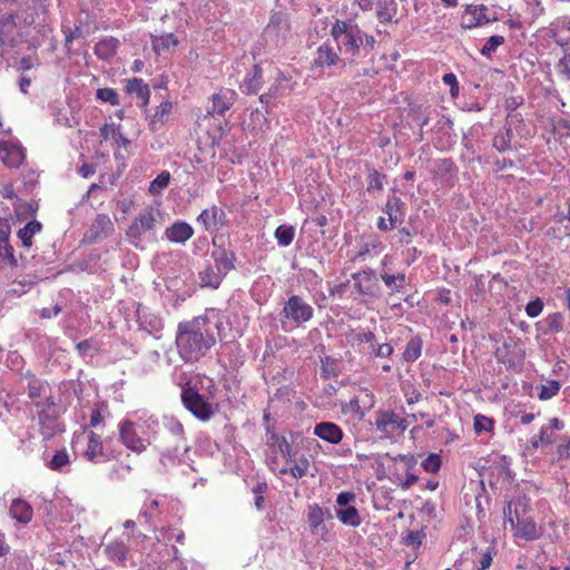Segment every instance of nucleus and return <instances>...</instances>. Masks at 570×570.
Wrapping results in <instances>:
<instances>
[{
    "label": "nucleus",
    "mask_w": 570,
    "mask_h": 570,
    "mask_svg": "<svg viewBox=\"0 0 570 570\" xmlns=\"http://www.w3.org/2000/svg\"><path fill=\"white\" fill-rule=\"evenodd\" d=\"M213 245L215 249L212 253V257L215 261V266L219 267L222 272L227 274L234 268L235 255L232 250L217 246V238H213Z\"/></svg>",
    "instance_id": "25"
},
{
    "label": "nucleus",
    "mask_w": 570,
    "mask_h": 570,
    "mask_svg": "<svg viewBox=\"0 0 570 570\" xmlns=\"http://www.w3.org/2000/svg\"><path fill=\"white\" fill-rule=\"evenodd\" d=\"M314 309L298 295H292L285 302L281 312L283 328L298 327L313 318Z\"/></svg>",
    "instance_id": "8"
},
{
    "label": "nucleus",
    "mask_w": 570,
    "mask_h": 570,
    "mask_svg": "<svg viewBox=\"0 0 570 570\" xmlns=\"http://www.w3.org/2000/svg\"><path fill=\"white\" fill-rule=\"evenodd\" d=\"M0 159L8 168H18L26 159V149L17 138L0 139Z\"/></svg>",
    "instance_id": "14"
},
{
    "label": "nucleus",
    "mask_w": 570,
    "mask_h": 570,
    "mask_svg": "<svg viewBox=\"0 0 570 570\" xmlns=\"http://www.w3.org/2000/svg\"><path fill=\"white\" fill-rule=\"evenodd\" d=\"M120 128V125L115 122L105 124L100 128V135L104 140H115L119 136Z\"/></svg>",
    "instance_id": "60"
},
{
    "label": "nucleus",
    "mask_w": 570,
    "mask_h": 570,
    "mask_svg": "<svg viewBox=\"0 0 570 570\" xmlns=\"http://www.w3.org/2000/svg\"><path fill=\"white\" fill-rule=\"evenodd\" d=\"M396 414L393 412L380 413L375 421L376 430L389 436L395 432Z\"/></svg>",
    "instance_id": "38"
},
{
    "label": "nucleus",
    "mask_w": 570,
    "mask_h": 570,
    "mask_svg": "<svg viewBox=\"0 0 570 570\" xmlns=\"http://www.w3.org/2000/svg\"><path fill=\"white\" fill-rule=\"evenodd\" d=\"M161 499L148 495L139 512V519L142 518L147 523L151 524L161 514Z\"/></svg>",
    "instance_id": "28"
},
{
    "label": "nucleus",
    "mask_w": 570,
    "mask_h": 570,
    "mask_svg": "<svg viewBox=\"0 0 570 570\" xmlns=\"http://www.w3.org/2000/svg\"><path fill=\"white\" fill-rule=\"evenodd\" d=\"M160 225V212L157 208L142 209L131 222L126 230L129 243L135 247H141L146 240H154Z\"/></svg>",
    "instance_id": "4"
},
{
    "label": "nucleus",
    "mask_w": 570,
    "mask_h": 570,
    "mask_svg": "<svg viewBox=\"0 0 570 570\" xmlns=\"http://www.w3.org/2000/svg\"><path fill=\"white\" fill-rule=\"evenodd\" d=\"M355 494L351 491H344L337 494L336 497V508H342L346 505H351L355 502Z\"/></svg>",
    "instance_id": "63"
},
{
    "label": "nucleus",
    "mask_w": 570,
    "mask_h": 570,
    "mask_svg": "<svg viewBox=\"0 0 570 570\" xmlns=\"http://www.w3.org/2000/svg\"><path fill=\"white\" fill-rule=\"evenodd\" d=\"M324 514H325V512L320 505L315 504V505L309 507L308 513H307V521H308L309 527L314 531H318V529H324V525H323Z\"/></svg>",
    "instance_id": "46"
},
{
    "label": "nucleus",
    "mask_w": 570,
    "mask_h": 570,
    "mask_svg": "<svg viewBox=\"0 0 570 570\" xmlns=\"http://www.w3.org/2000/svg\"><path fill=\"white\" fill-rule=\"evenodd\" d=\"M348 342L354 346H361L363 344L365 345H373L375 343V334L365 328H356L353 330L348 335Z\"/></svg>",
    "instance_id": "41"
},
{
    "label": "nucleus",
    "mask_w": 570,
    "mask_h": 570,
    "mask_svg": "<svg viewBox=\"0 0 570 570\" xmlns=\"http://www.w3.org/2000/svg\"><path fill=\"white\" fill-rule=\"evenodd\" d=\"M518 507H521L524 511L527 503L519 500L518 503H515L514 510L512 509L511 502L504 509L505 522L514 530L513 535L525 541L538 539L541 535L540 528L531 518H521Z\"/></svg>",
    "instance_id": "7"
},
{
    "label": "nucleus",
    "mask_w": 570,
    "mask_h": 570,
    "mask_svg": "<svg viewBox=\"0 0 570 570\" xmlns=\"http://www.w3.org/2000/svg\"><path fill=\"white\" fill-rule=\"evenodd\" d=\"M181 401L185 407L199 420L207 421L212 417L213 410L210 404H208L204 397L193 389L183 390Z\"/></svg>",
    "instance_id": "15"
},
{
    "label": "nucleus",
    "mask_w": 570,
    "mask_h": 570,
    "mask_svg": "<svg viewBox=\"0 0 570 570\" xmlns=\"http://www.w3.org/2000/svg\"><path fill=\"white\" fill-rule=\"evenodd\" d=\"M488 11L489 9L484 4H468L464 9L461 26L464 29H472L495 21L497 17H490Z\"/></svg>",
    "instance_id": "17"
},
{
    "label": "nucleus",
    "mask_w": 570,
    "mask_h": 570,
    "mask_svg": "<svg viewBox=\"0 0 570 570\" xmlns=\"http://www.w3.org/2000/svg\"><path fill=\"white\" fill-rule=\"evenodd\" d=\"M288 32L289 24L285 14L277 12L271 17L263 35L266 41H272L277 46L285 40Z\"/></svg>",
    "instance_id": "16"
},
{
    "label": "nucleus",
    "mask_w": 570,
    "mask_h": 570,
    "mask_svg": "<svg viewBox=\"0 0 570 570\" xmlns=\"http://www.w3.org/2000/svg\"><path fill=\"white\" fill-rule=\"evenodd\" d=\"M546 323L550 332L559 333L563 328V316L561 313H552L547 316Z\"/></svg>",
    "instance_id": "59"
},
{
    "label": "nucleus",
    "mask_w": 570,
    "mask_h": 570,
    "mask_svg": "<svg viewBox=\"0 0 570 570\" xmlns=\"http://www.w3.org/2000/svg\"><path fill=\"white\" fill-rule=\"evenodd\" d=\"M114 230L115 226L110 217L107 214H99L89 227L86 237L90 242H96L108 237Z\"/></svg>",
    "instance_id": "20"
},
{
    "label": "nucleus",
    "mask_w": 570,
    "mask_h": 570,
    "mask_svg": "<svg viewBox=\"0 0 570 570\" xmlns=\"http://www.w3.org/2000/svg\"><path fill=\"white\" fill-rule=\"evenodd\" d=\"M344 68V59L328 45H322L316 50L311 70L315 77H323L332 68Z\"/></svg>",
    "instance_id": "12"
},
{
    "label": "nucleus",
    "mask_w": 570,
    "mask_h": 570,
    "mask_svg": "<svg viewBox=\"0 0 570 570\" xmlns=\"http://www.w3.org/2000/svg\"><path fill=\"white\" fill-rule=\"evenodd\" d=\"M22 386L28 390V395L32 401L41 397L48 387L43 382L31 374H28L22 379Z\"/></svg>",
    "instance_id": "36"
},
{
    "label": "nucleus",
    "mask_w": 570,
    "mask_h": 570,
    "mask_svg": "<svg viewBox=\"0 0 570 570\" xmlns=\"http://www.w3.org/2000/svg\"><path fill=\"white\" fill-rule=\"evenodd\" d=\"M549 37L561 47L568 49L570 47V19H559L550 24Z\"/></svg>",
    "instance_id": "21"
},
{
    "label": "nucleus",
    "mask_w": 570,
    "mask_h": 570,
    "mask_svg": "<svg viewBox=\"0 0 570 570\" xmlns=\"http://www.w3.org/2000/svg\"><path fill=\"white\" fill-rule=\"evenodd\" d=\"M331 35L335 40L340 52L350 59L360 53L364 40L374 42L372 37H367L356 23L351 20H336L331 29Z\"/></svg>",
    "instance_id": "3"
},
{
    "label": "nucleus",
    "mask_w": 570,
    "mask_h": 570,
    "mask_svg": "<svg viewBox=\"0 0 570 570\" xmlns=\"http://www.w3.org/2000/svg\"><path fill=\"white\" fill-rule=\"evenodd\" d=\"M354 286L358 294L373 296L375 294L376 278L372 271L353 274Z\"/></svg>",
    "instance_id": "27"
},
{
    "label": "nucleus",
    "mask_w": 570,
    "mask_h": 570,
    "mask_svg": "<svg viewBox=\"0 0 570 570\" xmlns=\"http://www.w3.org/2000/svg\"><path fill=\"white\" fill-rule=\"evenodd\" d=\"M38 407L37 417L35 422L39 426V432L45 440L53 438L56 434L62 432V425L58 419L57 407L53 403L40 404L36 402Z\"/></svg>",
    "instance_id": "9"
},
{
    "label": "nucleus",
    "mask_w": 570,
    "mask_h": 570,
    "mask_svg": "<svg viewBox=\"0 0 570 570\" xmlns=\"http://www.w3.org/2000/svg\"><path fill=\"white\" fill-rule=\"evenodd\" d=\"M313 433L330 444H338L343 439L342 429L333 422L316 423Z\"/></svg>",
    "instance_id": "22"
},
{
    "label": "nucleus",
    "mask_w": 570,
    "mask_h": 570,
    "mask_svg": "<svg viewBox=\"0 0 570 570\" xmlns=\"http://www.w3.org/2000/svg\"><path fill=\"white\" fill-rule=\"evenodd\" d=\"M385 180H386V176L384 174H382L373 168L368 169L367 175H366V181H367L366 190L368 193L381 191L384 187Z\"/></svg>",
    "instance_id": "44"
},
{
    "label": "nucleus",
    "mask_w": 570,
    "mask_h": 570,
    "mask_svg": "<svg viewBox=\"0 0 570 570\" xmlns=\"http://www.w3.org/2000/svg\"><path fill=\"white\" fill-rule=\"evenodd\" d=\"M292 458L285 464L286 474H291L294 479H301L307 475L311 463L309 460L299 454L297 451L292 452Z\"/></svg>",
    "instance_id": "23"
},
{
    "label": "nucleus",
    "mask_w": 570,
    "mask_h": 570,
    "mask_svg": "<svg viewBox=\"0 0 570 570\" xmlns=\"http://www.w3.org/2000/svg\"><path fill=\"white\" fill-rule=\"evenodd\" d=\"M197 220L207 232L214 233L226 225L227 215L223 208L214 205L204 209L197 217Z\"/></svg>",
    "instance_id": "18"
},
{
    "label": "nucleus",
    "mask_w": 570,
    "mask_h": 570,
    "mask_svg": "<svg viewBox=\"0 0 570 570\" xmlns=\"http://www.w3.org/2000/svg\"><path fill=\"white\" fill-rule=\"evenodd\" d=\"M381 278L384 282V284L394 292H400L404 287L405 275L402 273H399L396 275L384 273L381 275Z\"/></svg>",
    "instance_id": "50"
},
{
    "label": "nucleus",
    "mask_w": 570,
    "mask_h": 570,
    "mask_svg": "<svg viewBox=\"0 0 570 570\" xmlns=\"http://www.w3.org/2000/svg\"><path fill=\"white\" fill-rule=\"evenodd\" d=\"M174 528H161L159 530H156L158 533L156 534V539L158 542H167L174 539L173 535Z\"/></svg>",
    "instance_id": "64"
},
{
    "label": "nucleus",
    "mask_w": 570,
    "mask_h": 570,
    "mask_svg": "<svg viewBox=\"0 0 570 570\" xmlns=\"http://www.w3.org/2000/svg\"><path fill=\"white\" fill-rule=\"evenodd\" d=\"M9 514L17 522L27 524L32 520L33 509L26 500L18 498L12 500Z\"/></svg>",
    "instance_id": "26"
},
{
    "label": "nucleus",
    "mask_w": 570,
    "mask_h": 570,
    "mask_svg": "<svg viewBox=\"0 0 570 570\" xmlns=\"http://www.w3.org/2000/svg\"><path fill=\"white\" fill-rule=\"evenodd\" d=\"M118 43L112 37L102 39L95 46V53L102 60H109L116 55Z\"/></svg>",
    "instance_id": "37"
},
{
    "label": "nucleus",
    "mask_w": 570,
    "mask_h": 570,
    "mask_svg": "<svg viewBox=\"0 0 570 570\" xmlns=\"http://www.w3.org/2000/svg\"><path fill=\"white\" fill-rule=\"evenodd\" d=\"M85 443L86 448L82 455L86 460L92 463H102L109 460L108 453L104 450L102 441L100 435L94 432L83 431L80 435H77L73 441V449L77 451L78 445Z\"/></svg>",
    "instance_id": "10"
},
{
    "label": "nucleus",
    "mask_w": 570,
    "mask_h": 570,
    "mask_svg": "<svg viewBox=\"0 0 570 570\" xmlns=\"http://www.w3.org/2000/svg\"><path fill=\"white\" fill-rule=\"evenodd\" d=\"M376 16L380 22L385 23L392 21L396 14V4L394 0H379Z\"/></svg>",
    "instance_id": "40"
},
{
    "label": "nucleus",
    "mask_w": 570,
    "mask_h": 570,
    "mask_svg": "<svg viewBox=\"0 0 570 570\" xmlns=\"http://www.w3.org/2000/svg\"><path fill=\"white\" fill-rule=\"evenodd\" d=\"M230 108V102L220 94L212 96V105L208 108V114L224 115Z\"/></svg>",
    "instance_id": "47"
},
{
    "label": "nucleus",
    "mask_w": 570,
    "mask_h": 570,
    "mask_svg": "<svg viewBox=\"0 0 570 570\" xmlns=\"http://www.w3.org/2000/svg\"><path fill=\"white\" fill-rule=\"evenodd\" d=\"M136 322L138 323L139 330L156 338L160 337L164 330V320L160 314L151 307L144 304H137Z\"/></svg>",
    "instance_id": "13"
},
{
    "label": "nucleus",
    "mask_w": 570,
    "mask_h": 570,
    "mask_svg": "<svg viewBox=\"0 0 570 570\" xmlns=\"http://www.w3.org/2000/svg\"><path fill=\"white\" fill-rule=\"evenodd\" d=\"M421 465L428 473H436L441 468V456L431 453L422 461Z\"/></svg>",
    "instance_id": "57"
},
{
    "label": "nucleus",
    "mask_w": 570,
    "mask_h": 570,
    "mask_svg": "<svg viewBox=\"0 0 570 570\" xmlns=\"http://www.w3.org/2000/svg\"><path fill=\"white\" fill-rule=\"evenodd\" d=\"M391 459L395 462L402 463L406 471H412L417 464L416 458L411 454H399Z\"/></svg>",
    "instance_id": "62"
},
{
    "label": "nucleus",
    "mask_w": 570,
    "mask_h": 570,
    "mask_svg": "<svg viewBox=\"0 0 570 570\" xmlns=\"http://www.w3.org/2000/svg\"><path fill=\"white\" fill-rule=\"evenodd\" d=\"M96 97L98 100L102 102H108L111 106L119 105V96L117 91L112 88H100L96 92Z\"/></svg>",
    "instance_id": "53"
},
{
    "label": "nucleus",
    "mask_w": 570,
    "mask_h": 570,
    "mask_svg": "<svg viewBox=\"0 0 570 570\" xmlns=\"http://www.w3.org/2000/svg\"><path fill=\"white\" fill-rule=\"evenodd\" d=\"M170 174L168 171H161L149 186V191L154 195L160 194L169 184Z\"/></svg>",
    "instance_id": "52"
},
{
    "label": "nucleus",
    "mask_w": 570,
    "mask_h": 570,
    "mask_svg": "<svg viewBox=\"0 0 570 570\" xmlns=\"http://www.w3.org/2000/svg\"><path fill=\"white\" fill-rule=\"evenodd\" d=\"M336 518L345 525L356 528L361 524L362 519L354 505H346L335 509Z\"/></svg>",
    "instance_id": "35"
},
{
    "label": "nucleus",
    "mask_w": 570,
    "mask_h": 570,
    "mask_svg": "<svg viewBox=\"0 0 570 570\" xmlns=\"http://www.w3.org/2000/svg\"><path fill=\"white\" fill-rule=\"evenodd\" d=\"M542 309H543V302L539 297L533 301H530L525 305V313L531 318L539 316L542 313Z\"/></svg>",
    "instance_id": "61"
},
{
    "label": "nucleus",
    "mask_w": 570,
    "mask_h": 570,
    "mask_svg": "<svg viewBox=\"0 0 570 570\" xmlns=\"http://www.w3.org/2000/svg\"><path fill=\"white\" fill-rule=\"evenodd\" d=\"M404 203L396 196L389 197L384 207V213L389 216L391 227L402 223L404 216Z\"/></svg>",
    "instance_id": "31"
},
{
    "label": "nucleus",
    "mask_w": 570,
    "mask_h": 570,
    "mask_svg": "<svg viewBox=\"0 0 570 570\" xmlns=\"http://www.w3.org/2000/svg\"><path fill=\"white\" fill-rule=\"evenodd\" d=\"M118 429L120 441L127 449L141 453L150 445L149 436L139 432L138 428L128 416L119 423Z\"/></svg>",
    "instance_id": "11"
},
{
    "label": "nucleus",
    "mask_w": 570,
    "mask_h": 570,
    "mask_svg": "<svg viewBox=\"0 0 570 570\" xmlns=\"http://www.w3.org/2000/svg\"><path fill=\"white\" fill-rule=\"evenodd\" d=\"M474 431L478 434L483 432H490L493 428V421L482 414H476L474 416Z\"/></svg>",
    "instance_id": "58"
},
{
    "label": "nucleus",
    "mask_w": 570,
    "mask_h": 570,
    "mask_svg": "<svg viewBox=\"0 0 570 570\" xmlns=\"http://www.w3.org/2000/svg\"><path fill=\"white\" fill-rule=\"evenodd\" d=\"M177 45V39L173 33H167L160 37H156L153 40V47L156 52L160 53L161 51L168 50L171 47Z\"/></svg>",
    "instance_id": "49"
},
{
    "label": "nucleus",
    "mask_w": 570,
    "mask_h": 570,
    "mask_svg": "<svg viewBox=\"0 0 570 570\" xmlns=\"http://www.w3.org/2000/svg\"><path fill=\"white\" fill-rule=\"evenodd\" d=\"M163 426L175 439V446L167 449L160 455V463L164 466H173L186 462L188 446L184 438L181 423L174 416H164Z\"/></svg>",
    "instance_id": "5"
},
{
    "label": "nucleus",
    "mask_w": 570,
    "mask_h": 570,
    "mask_svg": "<svg viewBox=\"0 0 570 570\" xmlns=\"http://www.w3.org/2000/svg\"><path fill=\"white\" fill-rule=\"evenodd\" d=\"M556 71L561 79L570 81V50H567L558 60Z\"/></svg>",
    "instance_id": "51"
},
{
    "label": "nucleus",
    "mask_w": 570,
    "mask_h": 570,
    "mask_svg": "<svg viewBox=\"0 0 570 570\" xmlns=\"http://www.w3.org/2000/svg\"><path fill=\"white\" fill-rule=\"evenodd\" d=\"M70 465V455L66 449L56 451L50 458L46 459V466L59 473L69 472Z\"/></svg>",
    "instance_id": "30"
},
{
    "label": "nucleus",
    "mask_w": 570,
    "mask_h": 570,
    "mask_svg": "<svg viewBox=\"0 0 570 570\" xmlns=\"http://www.w3.org/2000/svg\"><path fill=\"white\" fill-rule=\"evenodd\" d=\"M127 92L136 96L141 100L142 106H147L150 98V89L147 83L140 78H132L128 80Z\"/></svg>",
    "instance_id": "34"
},
{
    "label": "nucleus",
    "mask_w": 570,
    "mask_h": 570,
    "mask_svg": "<svg viewBox=\"0 0 570 570\" xmlns=\"http://www.w3.org/2000/svg\"><path fill=\"white\" fill-rule=\"evenodd\" d=\"M226 317L219 309H207L204 315L178 324L176 345L185 362H196L209 351L225 331Z\"/></svg>",
    "instance_id": "1"
},
{
    "label": "nucleus",
    "mask_w": 570,
    "mask_h": 570,
    "mask_svg": "<svg viewBox=\"0 0 570 570\" xmlns=\"http://www.w3.org/2000/svg\"><path fill=\"white\" fill-rule=\"evenodd\" d=\"M226 274L217 266H207L199 273L202 286L217 288Z\"/></svg>",
    "instance_id": "33"
},
{
    "label": "nucleus",
    "mask_w": 570,
    "mask_h": 570,
    "mask_svg": "<svg viewBox=\"0 0 570 570\" xmlns=\"http://www.w3.org/2000/svg\"><path fill=\"white\" fill-rule=\"evenodd\" d=\"M10 226L6 223H0V259L10 265L16 264L13 248L9 244Z\"/></svg>",
    "instance_id": "32"
},
{
    "label": "nucleus",
    "mask_w": 570,
    "mask_h": 570,
    "mask_svg": "<svg viewBox=\"0 0 570 570\" xmlns=\"http://www.w3.org/2000/svg\"><path fill=\"white\" fill-rule=\"evenodd\" d=\"M41 224L38 220L29 222L24 227L19 229L18 237L20 238L22 245L24 247H30L32 245V237L41 232Z\"/></svg>",
    "instance_id": "42"
},
{
    "label": "nucleus",
    "mask_w": 570,
    "mask_h": 570,
    "mask_svg": "<svg viewBox=\"0 0 570 570\" xmlns=\"http://www.w3.org/2000/svg\"><path fill=\"white\" fill-rule=\"evenodd\" d=\"M367 352L370 356L379 357V358H389L394 352V348L389 343H373V345H368Z\"/></svg>",
    "instance_id": "48"
},
{
    "label": "nucleus",
    "mask_w": 570,
    "mask_h": 570,
    "mask_svg": "<svg viewBox=\"0 0 570 570\" xmlns=\"http://www.w3.org/2000/svg\"><path fill=\"white\" fill-rule=\"evenodd\" d=\"M36 22L33 14H9L0 19V56L8 66H14L19 52L23 49L22 29Z\"/></svg>",
    "instance_id": "2"
},
{
    "label": "nucleus",
    "mask_w": 570,
    "mask_h": 570,
    "mask_svg": "<svg viewBox=\"0 0 570 570\" xmlns=\"http://www.w3.org/2000/svg\"><path fill=\"white\" fill-rule=\"evenodd\" d=\"M263 85V73L259 66L255 65L249 71L243 82L240 83V90L242 92L246 95H255L257 94Z\"/></svg>",
    "instance_id": "29"
},
{
    "label": "nucleus",
    "mask_w": 570,
    "mask_h": 570,
    "mask_svg": "<svg viewBox=\"0 0 570 570\" xmlns=\"http://www.w3.org/2000/svg\"><path fill=\"white\" fill-rule=\"evenodd\" d=\"M128 417L135 423L139 432L148 435L151 441L153 435L158 431V419L146 410L129 413Z\"/></svg>",
    "instance_id": "19"
},
{
    "label": "nucleus",
    "mask_w": 570,
    "mask_h": 570,
    "mask_svg": "<svg viewBox=\"0 0 570 570\" xmlns=\"http://www.w3.org/2000/svg\"><path fill=\"white\" fill-rule=\"evenodd\" d=\"M194 235L193 227L185 222H176L165 230V237L177 244L186 243Z\"/></svg>",
    "instance_id": "24"
},
{
    "label": "nucleus",
    "mask_w": 570,
    "mask_h": 570,
    "mask_svg": "<svg viewBox=\"0 0 570 570\" xmlns=\"http://www.w3.org/2000/svg\"><path fill=\"white\" fill-rule=\"evenodd\" d=\"M171 109H173L171 102H169V101L161 102L158 106V108L156 109V111L153 116L151 122L153 124H156V122L164 124L165 121H167V119L171 112Z\"/></svg>",
    "instance_id": "56"
},
{
    "label": "nucleus",
    "mask_w": 570,
    "mask_h": 570,
    "mask_svg": "<svg viewBox=\"0 0 570 570\" xmlns=\"http://www.w3.org/2000/svg\"><path fill=\"white\" fill-rule=\"evenodd\" d=\"M504 42V38L502 36H491L487 42L483 45L481 49V53L484 57H491L492 53L497 51V49Z\"/></svg>",
    "instance_id": "54"
},
{
    "label": "nucleus",
    "mask_w": 570,
    "mask_h": 570,
    "mask_svg": "<svg viewBox=\"0 0 570 570\" xmlns=\"http://www.w3.org/2000/svg\"><path fill=\"white\" fill-rule=\"evenodd\" d=\"M422 353V340L417 336L412 337L403 352V360L407 363L416 361Z\"/></svg>",
    "instance_id": "43"
},
{
    "label": "nucleus",
    "mask_w": 570,
    "mask_h": 570,
    "mask_svg": "<svg viewBox=\"0 0 570 570\" xmlns=\"http://www.w3.org/2000/svg\"><path fill=\"white\" fill-rule=\"evenodd\" d=\"M560 390V383L558 381L551 380L543 384L539 392L540 400H550L554 395L558 394Z\"/></svg>",
    "instance_id": "55"
},
{
    "label": "nucleus",
    "mask_w": 570,
    "mask_h": 570,
    "mask_svg": "<svg viewBox=\"0 0 570 570\" xmlns=\"http://www.w3.org/2000/svg\"><path fill=\"white\" fill-rule=\"evenodd\" d=\"M292 445L285 436L276 433L267 434L266 463L275 474H286L285 464L288 462L289 458H292Z\"/></svg>",
    "instance_id": "6"
},
{
    "label": "nucleus",
    "mask_w": 570,
    "mask_h": 570,
    "mask_svg": "<svg viewBox=\"0 0 570 570\" xmlns=\"http://www.w3.org/2000/svg\"><path fill=\"white\" fill-rule=\"evenodd\" d=\"M105 553L110 560L125 562L127 559L128 548L122 541H111L105 547Z\"/></svg>",
    "instance_id": "39"
},
{
    "label": "nucleus",
    "mask_w": 570,
    "mask_h": 570,
    "mask_svg": "<svg viewBox=\"0 0 570 570\" xmlns=\"http://www.w3.org/2000/svg\"><path fill=\"white\" fill-rule=\"evenodd\" d=\"M295 236V228L289 225H281L275 230V238L277 244L282 247H287L292 244Z\"/></svg>",
    "instance_id": "45"
}]
</instances>
